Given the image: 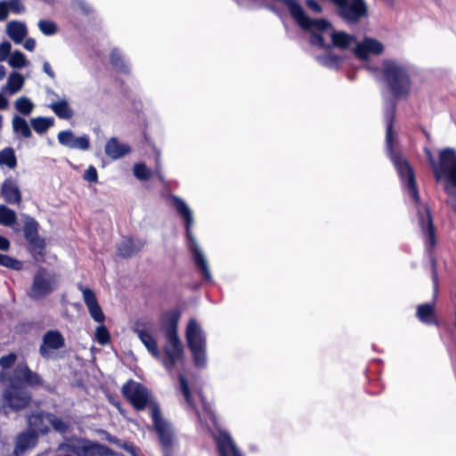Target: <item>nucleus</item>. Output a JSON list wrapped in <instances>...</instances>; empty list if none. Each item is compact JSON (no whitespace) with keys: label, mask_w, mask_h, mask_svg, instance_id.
I'll return each instance as SVG.
<instances>
[{"label":"nucleus","mask_w":456,"mask_h":456,"mask_svg":"<svg viewBox=\"0 0 456 456\" xmlns=\"http://www.w3.org/2000/svg\"><path fill=\"white\" fill-rule=\"evenodd\" d=\"M0 370V383L8 382L0 397V413L19 412L30 406L33 400L31 389L44 387L45 379L34 371L27 362H18L12 373Z\"/></svg>","instance_id":"obj_1"},{"label":"nucleus","mask_w":456,"mask_h":456,"mask_svg":"<svg viewBox=\"0 0 456 456\" xmlns=\"http://www.w3.org/2000/svg\"><path fill=\"white\" fill-rule=\"evenodd\" d=\"M381 74L394 98L406 99L410 95L412 82L408 66L395 60H384Z\"/></svg>","instance_id":"obj_2"},{"label":"nucleus","mask_w":456,"mask_h":456,"mask_svg":"<svg viewBox=\"0 0 456 456\" xmlns=\"http://www.w3.org/2000/svg\"><path fill=\"white\" fill-rule=\"evenodd\" d=\"M121 393L135 411H141L149 407L151 418L153 417L155 407H157L158 411H160L159 404L152 398L151 392L139 382L133 379L127 380L122 386Z\"/></svg>","instance_id":"obj_3"},{"label":"nucleus","mask_w":456,"mask_h":456,"mask_svg":"<svg viewBox=\"0 0 456 456\" xmlns=\"http://www.w3.org/2000/svg\"><path fill=\"white\" fill-rule=\"evenodd\" d=\"M186 340L191 352L194 365L203 368L207 364L206 341L202 330L195 319H191L186 327Z\"/></svg>","instance_id":"obj_4"},{"label":"nucleus","mask_w":456,"mask_h":456,"mask_svg":"<svg viewBox=\"0 0 456 456\" xmlns=\"http://www.w3.org/2000/svg\"><path fill=\"white\" fill-rule=\"evenodd\" d=\"M58 287L57 277L43 266H40L33 276V281L27 295L32 300L37 301L53 293Z\"/></svg>","instance_id":"obj_5"},{"label":"nucleus","mask_w":456,"mask_h":456,"mask_svg":"<svg viewBox=\"0 0 456 456\" xmlns=\"http://www.w3.org/2000/svg\"><path fill=\"white\" fill-rule=\"evenodd\" d=\"M283 3L302 29L310 31V33L312 31L321 33L330 28V22L325 19H311L308 17L297 0H283Z\"/></svg>","instance_id":"obj_6"},{"label":"nucleus","mask_w":456,"mask_h":456,"mask_svg":"<svg viewBox=\"0 0 456 456\" xmlns=\"http://www.w3.org/2000/svg\"><path fill=\"white\" fill-rule=\"evenodd\" d=\"M432 171L436 182L447 177L456 188V150L453 148L441 150L438 162L436 161Z\"/></svg>","instance_id":"obj_7"},{"label":"nucleus","mask_w":456,"mask_h":456,"mask_svg":"<svg viewBox=\"0 0 456 456\" xmlns=\"http://www.w3.org/2000/svg\"><path fill=\"white\" fill-rule=\"evenodd\" d=\"M337 7L338 16L349 24H356L368 16L365 0H330Z\"/></svg>","instance_id":"obj_8"},{"label":"nucleus","mask_w":456,"mask_h":456,"mask_svg":"<svg viewBox=\"0 0 456 456\" xmlns=\"http://www.w3.org/2000/svg\"><path fill=\"white\" fill-rule=\"evenodd\" d=\"M151 420L164 456H173L175 439L171 425L162 417L161 411H158L157 407L153 411Z\"/></svg>","instance_id":"obj_9"},{"label":"nucleus","mask_w":456,"mask_h":456,"mask_svg":"<svg viewBox=\"0 0 456 456\" xmlns=\"http://www.w3.org/2000/svg\"><path fill=\"white\" fill-rule=\"evenodd\" d=\"M394 164L402 184L407 190L413 202L415 204H419L420 198L414 169L411 166L410 162L402 156H395Z\"/></svg>","instance_id":"obj_10"},{"label":"nucleus","mask_w":456,"mask_h":456,"mask_svg":"<svg viewBox=\"0 0 456 456\" xmlns=\"http://www.w3.org/2000/svg\"><path fill=\"white\" fill-rule=\"evenodd\" d=\"M26 241V248L37 263L45 261L47 242L46 239L39 234V230H22Z\"/></svg>","instance_id":"obj_11"},{"label":"nucleus","mask_w":456,"mask_h":456,"mask_svg":"<svg viewBox=\"0 0 456 456\" xmlns=\"http://www.w3.org/2000/svg\"><path fill=\"white\" fill-rule=\"evenodd\" d=\"M164 354H160V358H157L161 362L164 368L171 372L176 367L179 362L183 359V346L180 338L174 340H167L163 347Z\"/></svg>","instance_id":"obj_12"},{"label":"nucleus","mask_w":456,"mask_h":456,"mask_svg":"<svg viewBox=\"0 0 456 456\" xmlns=\"http://www.w3.org/2000/svg\"><path fill=\"white\" fill-rule=\"evenodd\" d=\"M186 236L189 240L188 248L191 253L196 268L200 273L202 279L209 281L211 280V274L208 270L207 260L193 238L191 230H186Z\"/></svg>","instance_id":"obj_13"},{"label":"nucleus","mask_w":456,"mask_h":456,"mask_svg":"<svg viewBox=\"0 0 456 456\" xmlns=\"http://www.w3.org/2000/svg\"><path fill=\"white\" fill-rule=\"evenodd\" d=\"M57 138L60 144L69 149H77L81 151H87L90 149V139L87 134L76 136L70 130H62L59 132Z\"/></svg>","instance_id":"obj_14"},{"label":"nucleus","mask_w":456,"mask_h":456,"mask_svg":"<svg viewBox=\"0 0 456 456\" xmlns=\"http://www.w3.org/2000/svg\"><path fill=\"white\" fill-rule=\"evenodd\" d=\"M181 317V310L173 308L162 315V328L167 340L180 338L178 336V322Z\"/></svg>","instance_id":"obj_15"},{"label":"nucleus","mask_w":456,"mask_h":456,"mask_svg":"<svg viewBox=\"0 0 456 456\" xmlns=\"http://www.w3.org/2000/svg\"><path fill=\"white\" fill-rule=\"evenodd\" d=\"M64 345V338L60 331L48 330L43 337V342L39 346V354L43 358H48L52 350L61 349Z\"/></svg>","instance_id":"obj_16"},{"label":"nucleus","mask_w":456,"mask_h":456,"mask_svg":"<svg viewBox=\"0 0 456 456\" xmlns=\"http://www.w3.org/2000/svg\"><path fill=\"white\" fill-rule=\"evenodd\" d=\"M144 244L141 239L123 237L117 247L116 254L121 258H130L140 252Z\"/></svg>","instance_id":"obj_17"},{"label":"nucleus","mask_w":456,"mask_h":456,"mask_svg":"<svg viewBox=\"0 0 456 456\" xmlns=\"http://www.w3.org/2000/svg\"><path fill=\"white\" fill-rule=\"evenodd\" d=\"M38 442V436L35 430H27L20 432L16 436V442L13 449L15 456H20L28 450L34 448Z\"/></svg>","instance_id":"obj_18"},{"label":"nucleus","mask_w":456,"mask_h":456,"mask_svg":"<svg viewBox=\"0 0 456 456\" xmlns=\"http://www.w3.org/2000/svg\"><path fill=\"white\" fill-rule=\"evenodd\" d=\"M416 318L425 325L440 327V322L436 312L435 301L419 305L416 308Z\"/></svg>","instance_id":"obj_19"},{"label":"nucleus","mask_w":456,"mask_h":456,"mask_svg":"<svg viewBox=\"0 0 456 456\" xmlns=\"http://www.w3.org/2000/svg\"><path fill=\"white\" fill-rule=\"evenodd\" d=\"M105 154L111 159H118L131 152L128 144L121 143L117 137H111L105 144Z\"/></svg>","instance_id":"obj_20"},{"label":"nucleus","mask_w":456,"mask_h":456,"mask_svg":"<svg viewBox=\"0 0 456 456\" xmlns=\"http://www.w3.org/2000/svg\"><path fill=\"white\" fill-rule=\"evenodd\" d=\"M81 446L82 456H115V452L105 444L86 441Z\"/></svg>","instance_id":"obj_21"},{"label":"nucleus","mask_w":456,"mask_h":456,"mask_svg":"<svg viewBox=\"0 0 456 456\" xmlns=\"http://www.w3.org/2000/svg\"><path fill=\"white\" fill-rule=\"evenodd\" d=\"M1 192L8 203H20L21 200L20 189L11 178H7L4 181L1 186Z\"/></svg>","instance_id":"obj_22"},{"label":"nucleus","mask_w":456,"mask_h":456,"mask_svg":"<svg viewBox=\"0 0 456 456\" xmlns=\"http://www.w3.org/2000/svg\"><path fill=\"white\" fill-rule=\"evenodd\" d=\"M46 413L44 411H37L35 413L30 414L28 417V424L29 430H35L36 433L42 435H46L50 431V428L45 422Z\"/></svg>","instance_id":"obj_23"},{"label":"nucleus","mask_w":456,"mask_h":456,"mask_svg":"<svg viewBox=\"0 0 456 456\" xmlns=\"http://www.w3.org/2000/svg\"><path fill=\"white\" fill-rule=\"evenodd\" d=\"M173 206L183 220L184 228H191L193 225V216L185 201L178 197H174Z\"/></svg>","instance_id":"obj_24"},{"label":"nucleus","mask_w":456,"mask_h":456,"mask_svg":"<svg viewBox=\"0 0 456 456\" xmlns=\"http://www.w3.org/2000/svg\"><path fill=\"white\" fill-rule=\"evenodd\" d=\"M396 102H392L390 107L385 110V122L387 125L386 142L388 148L392 149L394 141V122L395 119Z\"/></svg>","instance_id":"obj_25"},{"label":"nucleus","mask_w":456,"mask_h":456,"mask_svg":"<svg viewBox=\"0 0 456 456\" xmlns=\"http://www.w3.org/2000/svg\"><path fill=\"white\" fill-rule=\"evenodd\" d=\"M216 444L220 456H241L230 436H221Z\"/></svg>","instance_id":"obj_26"},{"label":"nucleus","mask_w":456,"mask_h":456,"mask_svg":"<svg viewBox=\"0 0 456 456\" xmlns=\"http://www.w3.org/2000/svg\"><path fill=\"white\" fill-rule=\"evenodd\" d=\"M6 32L15 44L22 43L28 33L25 24L18 20L10 21L7 24Z\"/></svg>","instance_id":"obj_27"},{"label":"nucleus","mask_w":456,"mask_h":456,"mask_svg":"<svg viewBox=\"0 0 456 456\" xmlns=\"http://www.w3.org/2000/svg\"><path fill=\"white\" fill-rule=\"evenodd\" d=\"M138 337L142 343L154 358H160V352L158 348L157 341L154 337L148 331L143 330H137Z\"/></svg>","instance_id":"obj_28"},{"label":"nucleus","mask_w":456,"mask_h":456,"mask_svg":"<svg viewBox=\"0 0 456 456\" xmlns=\"http://www.w3.org/2000/svg\"><path fill=\"white\" fill-rule=\"evenodd\" d=\"M49 108L61 119H70L74 111L66 100L54 102L49 105Z\"/></svg>","instance_id":"obj_29"},{"label":"nucleus","mask_w":456,"mask_h":456,"mask_svg":"<svg viewBox=\"0 0 456 456\" xmlns=\"http://www.w3.org/2000/svg\"><path fill=\"white\" fill-rule=\"evenodd\" d=\"M110 61L117 72L126 75L129 73V67L118 49L114 48L110 52Z\"/></svg>","instance_id":"obj_30"},{"label":"nucleus","mask_w":456,"mask_h":456,"mask_svg":"<svg viewBox=\"0 0 456 456\" xmlns=\"http://www.w3.org/2000/svg\"><path fill=\"white\" fill-rule=\"evenodd\" d=\"M178 379H179V384H180V390H181L183 395L184 396L186 403L190 406V408L192 411H195L197 416L200 417V411L197 409V406L193 401L186 377L183 373H180Z\"/></svg>","instance_id":"obj_31"},{"label":"nucleus","mask_w":456,"mask_h":456,"mask_svg":"<svg viewBox=\"0 0 456 456\" xmlns=\"http://www.w3.org/2000/svg\"><path fill=\"white\" fill-rule=\"evenodd\" d=\"M331 40L333 46L346 49L354 40V37L344 31H333L331 33Z\"/></svg>","instance_id":"obj_32"},{"label":"nucleus","mask_w":456,"mask_h":456,"mask_svg":"<svg viewBox=\"0 0 456 456\" xmlns=\"http://www.w3.org/2000/svg\"><path fill=\"white\" fill-rule=\"evenodd\" d=\"M0 166H6L10 169L17 167V158L12 147H5L0 151Z\"/></svg>","instance_id":"obj_33"},{"label":"nucleus","mask_w":456,"mask_h":456,"mask_svg":"<svg viewBox=\"0 0 456 456\" xmlns=\"http://www.w3.org/2000/svg\"><path fill=\"white\" fill-rule=\"evenodd\" d=\"M436 230H426L425 245L428 256L433 264L436 263L435 248L436 246Z\"/></svg>","instance_id":"obj_34"},{"label":"nucleus","mask_w":456,"mask_h":456,"mask_svg":"<svg viewBox=\"0 0 456 456\" xmlns=\"http://www.w3.org/2000/svg\"><path fill=\"white\" fill-rule=\"evenodd\" d=\"M12 127L15 133H20L24 138H30L32 136L31 129L27 121L20 116L16 115L13 117Z\"/></svg>","instance_id":"obj_35"},{"label":"nucleus","mask_w":456,"mask_h":456,"mask_svg":"<svg viewBox=\"0 0 456 456\" xmlns=\"http://www.w3.org/2000/svg\"><path fill=\"white\" fill-rule=\"evenodd\" d=\"M33 129L37 134H43L46 132L52 126H53V118L37 117L30 120Z\"/></svg>","instance_id":"obj_36"},{"label":"nucleus","mask_w":456,"mask_h":456,"mask_svg":"<svg viewBox=\"0 0 456 456\" xmlns=\"http://www.w3.org/2000/svg\"><path fill=\"white\" fill-rule=\"evenodd\" d=\"M46 418L55 431L61 434H65L69 431V422L62 420L53 413H46Z\"/></svg>","instance_id":"obj_37"},{"label":"nucleus","mask_w":456,"mask_h":456,"mask_svg":"<svg viewBox=\"0 0 456 456\" xmlns=\"http://www.w3.org/2000/svg\"><path fill=\"white\" fill-rule=\"evenodd\" d=\"M419 224L420 228H435L431 216V212L428 206H423L418 209Z\"/></svg>","instance_id":"obj_38"},{"label":"nucleus","mask_w":456,"mask_h":456,"mask_svg":"<svg viewBox=\"0 0 456 456\" xmlns=\"http://www.w3.org/2000/svg\"><path fill=\"white\" fill-rule=\"evenodd\" d=\"M23 84V77L20 73L12 72L8 77L7 88L11 94H15L21 89Z\"/></svg>","instance_id":"obj_39"},{"label":"nucleus","mask_w":456,"mask_h":456,"mask_svg":"<svg viewBox=\"0 0 456 456\" xmlns=\"http://www.w3.org/2000/svg\"><path fill=\"white\" fill-rule=\"evenodd\" d=\"M0 265L14 271H20L23 269L22 261L14 258L11 256L0 253Z\"/></svg>","instance_id":"obj_40"},{"label":"nucleus","mask_w":456,"mask_h":456,"mask_svg":"<svg viewBox=\"0 0 456 456\" xmlns=\"http://www.w3.org/2000/svg\"><path fill=\"white\" fill-rule=\"evenodd\" d=\"M8 62L9 65L13 69H22L28 64V61H27L24 53L19 50H15L11 53Z\"/></svg>","instance_id":"obj_41"},{"label":"nucleus","mask_w":456,"mask_h":456,"mask_svg":"<svg viewBox=\"0 0 456 456\" xmlns=\"http://www.w3.org/2000/svg\"><path fill=\"white\" fill-rule=\"evenodd\" d=\"M15 222V212L5 206H0V224L10 226L12 225Z\"/></svg>","instance_id":"obj_42"},{"label":"nucleus","mask_w":456,"mask_h":456,"mask_svg":"<svg viewBox=\"0 0 456 456\" xmlns=\"http://www.w3.org/2000/svg\"><path fill=\"white\" fill-rule=\"evenodd\" d=\"M108 440L110 443L115 444L118 447L123 448L126 452L130 453L132 456H138V452H140V450L133 443L122 442L121 440H119L118 438H117L115 436H110Z\"/></svg>","instance_id":"obj_43"},{"label":"nucleus","mask_w":456,"mask_h":456,"mask_svg":"<svg viewBox=\"0 0 456 456\" xmlns=\"http://www.w3.org/2000/svg\"><path fill=\"white\" fill-rule=\"evenodd\" d=\"M15 107L19 112H20L23 115H29L31 111L33 110V103L32 102L27 98V97H20L16 100L15 102Z\"/></svg>","instance_id":"obj_44"},{"label":"nucleus","mask_w":456,"mask_h":456,"mask_svg":"<svg viewBox=\"0 0 456 456\" xmlns=\"http://www.w3.org/2000/svg\"><path fill=\"white\" fill-rule=\"evenodd\" d=\"M95 339L102 346L107 345L110 341V334L103 323H101V325L96 328Z\"/></svg>","instance_id":"obj_45"},{"label":"nucleus","mask_w":456,"mask_h":456,"mask_svg":"<svg viewBox=\"0 0 456 456\" xmlns=\"http://www.w3.org/2000/svg\"><path fill=\"white\" fill-rule=\"evenodd\" d=\"M134 175L142 181H147L151 177V172L144 163H137L134 166Z\"/></svg>","instance_id":"obj_46"},{"label":"nucleus","mask_w":456,"mask_h":456,"mask_svg":"<svg viewBox=\"0 0 456 456\" xmlns=\"http://www.w3.org/2000/svg\"><path fill=\"white\" fill-rule=\"evenodd\" d=\"M38 28L40 31L45 36L54 35L58 30L57 25L53 21L47 20H39Z\"/></svg>","instance_id":"obj_47"},{"label":"nucleus","mask_w":456,"mask_h":456,"mask_svg":"<svg viewBox=\"0 0 456 456\" xmlns=\"http://www.w3.org/2000/svg\"><path fill=\"white\" fill-rule=\"evenodd\" d=\"M324 66L330 69H338L340 66L341 57L333 53H329L321 58Z\"/></svg>","instance_id":"obj_48"},{"label":"nucleus","mask_w":456,"mask_h":456,"mask_svg":"<svg viewBox=\"0 0 456 456\" xmlns=\"http://www.w3.org/2000/svg\"><path fill=\"white\" fill-rule=\"evenodd\" d=\"M364 42L367 45V51L369 53L381 54L384 51V45L382 43L374 38H365Z\"/></svg>","instance_id":"obj_49"},{"label":"nucleus","mask_w":456,"mask_h":456,"mask_svg":"<svg viewBox=\"0 0 456 456\" xmlns=\"http://www.w3.org/2000/svg\"><path fill=\"white\" fill-rule=\"evenodd\" d=\"M90 316L94 319V322L99 323H103L105 321V314L100 306L99 303L90 305L87 307Z\"/></svg>","instance_id":"obj_50"},{"label":"nucleus","mask_w":456,"mask_h":456,"mask_svg":"<svg viewBox=\"0 0 456 456\" xmlns=\"http://www.w3.org/2000/svg\"><path fill=\"white\" fill-rule=\"evenodd\" d=\"M17 361V354L13 352L0 357V366L3 370L12 368Z\"/></svg>","instance_id":"obj_51"},{"label":"nucleus","mask_w":456,"mask_h":456,"mask_svg":"<svg viewBox=\"0 0 456 456\" xmlns=\"http://www.w3.org/2000/svg\"><path fill=\"white\" fill-rule=\"evenodd\" d=\"M310 44L313 45H316L320 48L330 49L331 47L330 45H327L325 43L324 37L321 33H317L315 31H312L310 35Z\"/></svg>","instance_id":"obj_52"},{"label":"nucleus","mask_w":456,"mask_h":456,"mask_svg":"<svg viewBox=\"0 0 456 456\" xmlns=\"http://www.w3.org/2000/svg\"><path fill=\"white\" fill-rule=\"evenodd\" d=\"M199 396L202 404L203 411L208 415L210 420L214 421L216 419V414L212 409L211 404L208 402L206 396L201 391L199 392Z\"/></svg>","instance_id":"obj_53"},{"label":"nucleus","mask_w":456,"mask_h":456,"mask_svg":"<svg viewBox=\"0 0 456 456\" xmlns=\"http://www.w3.org/2000/svg\"><path fill=\"white\" fill-rule=\"evenodd\" d=\"M82 292L84 302L87 307L98 303L95 293L94 292L93 289L89 288H85L82 289Z\"/></svg>","instance_id":"obj_54"},{"label":"nucleus","mask_w":456,"mask_h":456,"mask_svg":"<svg viewBox=\"0 0 456 456\" xmlns=\"http://www.w3.org/2000/svg\"><path fill=\"white\" fill-rule=\"evenodd\" d=\"M354 53L356 57L362 61H367L369 59V52L367 51V45L364 40L362 43H360L356 45Z\"/></svg>","instance_id":"obj_55"},{"label":"nucleus","mask_w":456,"mask_h":456,"mask_svg":"<svg viewBox=\"0 0 456 456\" xmlns=\"http://www.w3.org/2000/svg\"><path fill=\"white\" fill-rule=\"evenodd\" d=\"M84 180L89 183L98 182V172L94 166H89L83 175Z\"/></svg>","instance_id":"obj_56"},{"label":"nucleus","mask_w":456,"mask_h":456,"mask_svg":"<svg viewBox=\"0 0 456 456\" xmlns=\"http://www.w3.org/2000/svg\"><path fill=\"white\" fill-rule=\"evenodd\" d=\"M7 4L9 10L15 14H20L25 11V6L20 0H9Z\"/></svg>","instance_id":"obj_57"},{"label":"nucleus","mask_w":456,"mask_h":456,"mask_svg":"<svg viewBox=\"0 0 456 456\" xmlns=\"http://www.w3.org/2000/svg\"><path fill=\"white\" fill-rule=\"evenodd\" d=\"M12 45L8 41L0 44V61H4L11 55Z\"/></svg>","instance_id":"obj_58"},{"label":"nucleus","mask_w":456,"mask_h":456,"mask_svg":"<svg viewBox=\"0 0 456 456\" xmlns=\"http://www.w3.org/2000/svg\"><path fill=\"white\" fill-rule=\"evenodd\" d=\"M60 448L66 449L67 451L75 453L77 456H82V452L80 451L81 446H76L71 444H61Z\"/></svg>","instance_id":"obj_59"},{"label":"nucleus","mask_w":456,"mask_h":456,"mask_svg":"<svg viewBox=\"0 0 456 456\" xmlns=\"http://www.w3.org/2000/svg\"><path fill=\"white\" fill-rule=\"evenodd\" d=\"M305 4L315 13H321L322 12L321 4L316 0H306Z\"/></svg>","instance_id":"obj_60"},{"label":"nucleus","mask_w":456,"mask_h":456,"mask_svg":"<svg viewBox=\"0 0 456 456\" xmlns=\"http://www.w3.org/2000/svg\"><path fill=\"white\" fill-rule=\"evenodd\" d=\"M9 7L6 1H0V21L7 19Z\"/></svg>","instance_id":"obj_61"},{"label":"nucleus","mask_w":456,"mask_h":456,"mask_svg":"<svg viewBox=\"0 0 456 456\" xmlns=\"http://www.w3.org/2000/svg\"><path fill=\"white\" fill-rule=\"evenodd\" d=\"M23 46L26 50L32 52L36 47V40L32 37H28L25 40Z\"/></svg>","instance_id":"obj_62"},{"label":"nucleus","mask_w":456,"mask_h":456,"mask_svg":"<svg viewBox=\"0 0 456 456\" xmlns=\"http://www.w3.org/2000/svg\"><path fill=\"white\" fill-rule=\"evenodd\" d=\"M43 70L45 74H47L51 78H55V73L53 72L50 63L48 61H45L43 64Z\"/></svg>","instance_id":"obj_63"},{"label":"nucleus","mask_w":456,"mask_h":456,"mask_svg":"<svg viewBox=\"0 0 456 456\" xmlns=\"http://www.w3.org/2000/svg\"><path fill=\"white\" fill-rule=\"evenodd\" d=\"M10 247L11 243L8 239L0 235V250L7 251L9 250Z\"/></svg>","instance_id":"obj_64"}]
</instances>
